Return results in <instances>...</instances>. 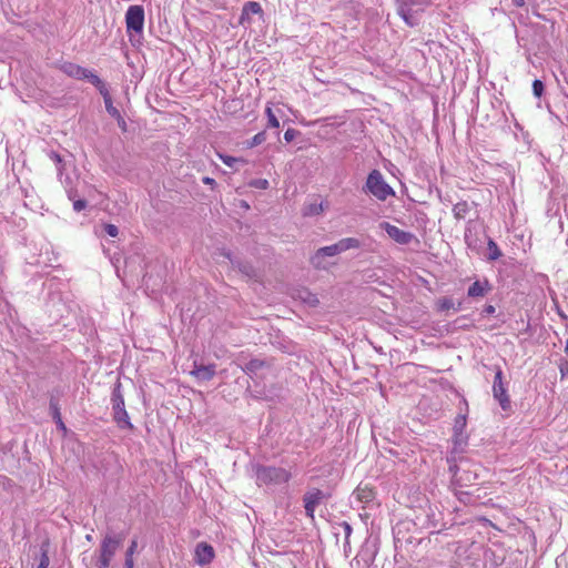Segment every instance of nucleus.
I'll return each instance as SVG.
<instances>
[{
    "label": "nucleus",
    "instance_id": "nucleus-52",
    "mask_svg": "<svg viewBox=\"0 0 568 568\" xmlns=\"http://www.w3.org/2000/svg\"><path fill=\"white\" fill-rule=\"evenodd\" d=\"M565 351L568 352V338H567V342H566Z\"/></svg>",
    "mask_w": 568,
    "mask_h": 568
},
{
    "label": "nucleus",
    "instance_id": "nucleus-15",
    "mask_svg": "<svg viewBox=\"0 0 568 568\" xmlns=\"http://www.w3.org/2000/svg\"><path fill=\"white\" fill-rule=\"evenodd\" d=\"M490 288H491V287H490V285H489V283H488V281H487V280H485V281H483V282H481V281H476V282H474V283L469 286V288H468V291H467V295H468L469 297H474V298H475V297H483V296H485V295H486V293H487L488 291H490Z\"/></svg>",
    "mask_w": 568,
    "mask_h": 568
},
{
    "label": "nucleus",
    "instance_id": "nucleus-42",
    "mask_svg": "<svg viewBox=\"0 0 568 568\" xmlns=\"http://www.w3.org/2000/svg\"><path fill=\"white\" fill-rule=\"evenodd\" d=\"M495 311H496V308H495V306H493V305H487V306L485 307V310H484V312H485L486 314H494V313H495Z\"/></svg>",
    "mask_w": 568,
    "mask_h": 568
},
{
    "label": "nucleus",
    "instance_id": "nucleus-13",
    "mask_svg": "<svg viewBox=\"0 0 568 568\" xmlns=\"http://www.w3.org/2000/svg\"><path fill=\"white\" fill-rule=\"evenodd\" d=\"M262 7L258 2L255 1H248L243 6L242 13L240 17V23L245 24L246 22L250 23V14H258L262 13Z\"/></svg>",
    "mask_w": 568,
    "mask_h": 568
},
{
    "label": "nucleus",
    "instance_id": "nucleus-2",
    "mask_svg": "<svg viewBox=\"0 0 568 568\" xmlns=\"http://www.w3.org/2000/svg\"><path fill=\"white\" fill-rule=\"evenodd\" d=\"M253 469L258 486L280 485L291 479L290 471L281 467L255 465Z\"/></svg>",
    "mask_w": 568,
    "mask_h": 568
},
{
    "label": "nucleus",
    "instance_id": "nucleus-35",
    "mask_svg": "<svg viewBox=\"0 0 568 568\" xmlns=\"http://www.w3.org/2000/svg\"><path fill=\"white\" fill-rule=\"evenodd\" d=\"M95 88L99 90L100 94L103 97V100L111 99L109 89L104 81L101 80L100 84H97Z\"/></svg>",
    "mask_w": 568,
    "mask_h": 568
},
{
    "label": "nucleus",
    "instance_id": "nucleus-31",
    "mask_svg": "<svg viewBox=\"0 0 568 568\" xmlns=\"http://www.w3.org/2000/svg\"><path fill=\"white\" fill-rule=\"evenodd\" d=\"M49 158L54 162L57 163L58 165V173L59 174H62L63 172V165H62V158L59 153L54 152V151H51L49 153Z\"/></svg>",
    "mask_w": 568,
    "mask_h": 568
},
{
    "label": "nucleus",
    "instance_id": "nucleus-49",
    "mask_svg": "<svg viewBox=\"0 0 568 568\" xmlns=\"http://www.w3.org/2000/svg\"><path fill=\"white\" fill-rule=\"evenodd\" d=\"M560 372H561V375L564 377L566 375V373H568V368L564 369V367H560Z\"/></svg>",
    "mask_w": 568,
    "mask_h": 568
},
{
    "label": "nucleus",
    "instance_id": "nucleus-10",
    "mask_svg": "<svg viewBox=\"0 0 568 568\" xmlns=\"http://www.w3.org/2000/svg\"><path fill=\"white\" fill-rule=\"evenodd\" d=\"M324 491L313 488L304 495V508L308 517L314 518L315 508L326 498Z\"/></svg>",
    "mask_w": 568,
    "mask_h": 568
},
{
    "label": "nucleus",
    "instance_id": "nucleus-33",
    "mask_svg": "<svg viewBox=\"0 0 568 568\" xmlns=\"http://www.w3.org/2000/svg\"><path fill=\"white\" fill-rule=\"evenodd\" d=\"M104 104H105V110H106V112H108L112 118H114V116H119V112H120V111H119L115 106H113L112 99H106V100L104 101Z\"/></svg>",
    "mask_w": 568,
    "mask_h": 568
},
{
    "label": "nucleus",
    "instance_id": "nucleus-14",
    "mask_svg": "<svg viewBox=\"0 0 568 568\" xmlns=\"http://www.w3.org/2000/svg\"><path fill=\"white\" fill-rule=\"evenodd\" d=\"M200 381H211L215 375V365H194V369L191 372Z\"/></svg>",
    "mask_w": 568,
    "mask_h": 568
},
{
    "label": "nucleus",
    "instance_id": "nucleus-5",
    "mask_svg": "<svg viewBox=\"0 0 568 568\" xmlns=\"http://www.w3.org/2000/svg\"><path fill=\"white\" fill-rule=\"evenodd\" d=\"M111 403L113 420L116 423L119 428L132 430L134 426L130 422V417L125 409L124 398L121 392L120 383H118L112 390Z\"/></svg>",
    "mask_w": 568,
    "mask_h": 568
},
{
    "label": "nucleus",
    "instance_id": "nucleus-36",
    "mask_svg": "<svg viewBox=\"0 0 568 568\" xmlns=\"http://www.w3.org/2000/svg\"><path fill=\"white\" fill-rule=\"evenodd\" d=\"M300 134V132L295 129H292V128H288L285 133H284V140L290 143L292 142L297 135Z\"/></svg>",
    "mask_w": 568,
    "mask_h": 568
},
{
    "label": "nucleus",
    "instance_id": "nucleus-51",
    "mask_svg": "<svg viewBox=\"0 0 568 568\" xmlns=\"http://www.w3.org/2000/svg\"><path fill=\"white\" fill-rule=\"evenodd\" d=\"M560 372H561V375L564 377L566 375V373H568V368L564 369V367H560Z\"/></svg>",
    "mask_w": 568,
    "mask_h": 568
},
{
    "label": "nucleus",
    "instance_id": "nucleus-38",
    "mask_svg": "<svg viewBox=\"0 0 568 568\" xmlns=\"http://www.w3.org/2000/svg\"><path fill=\"white\" fill-rule=\"evenodd\" d=\"M104 231L111 237H116L119 234V229L114 224H104Z\"/></svg>",
    "mask_w": 568,
    "mask_h": 568
},
{
    "label": "nucleus",
    "instance_id": "nucleus-8",
    "mask_svg": "<svg viewBox=\"0 0 568 568\" xmlns=\"http://www.w3.org/2000/svg\"><path fill=\"white\" fill-rule=\"evenodd\" d=\"M379 226L387 233V235L392 240H394L398 244L407 245L413 241H415L416 243L419 242L418 239L413 233L400 230L399 227L388 222H382Z\"/></svg>",
    "mask_w": 568,
    "mask_h": 568
},
{
    "label": "nucleus",
    "instance_id": "nucleus-22",
    "mask_svg": "<svg viewBox=\"0 0 568 568\" xmlns=\"http://www.w3.org/2000/svg\"><path fill=\"white\" fill-rule=\"evenodd\" d=\"M462 307V302H458L457 305H455L454 301L449 297H442L437 301V308L438 311H449L455 310L458 311Z\"/></svg>",
    "mask_w": 568,
    "mask_h": 568
},
{
    "label": "nucleus",
    "instance_id": "nucleus-11",
    "mask_svg": "<svg viewBox=\"0 0 568 568\" xmlns=\"http://www.w3.org/2000/svg\"><path fill=\"white\" fill-rule=\"evenodd\" d=\"M214 558V549L206 542H200L195 548V561L199 565H207Z\"/></svg>",
    "mask_w": 568,
    "mask_h": 568
},
{
    "label": "nucleus",
    "instance_id": "nucleus-50",
    "mask_svg": "<svg viewBox=\"0 0 568 568\" xmlns=\"http://www.w3.org/2000/svg\"><path fill=\"white\" fill-rule=\"evenodd\" d=\"M560 372H561V375L564 377L566 375V373H568V368L564 369V367H560Z\"/></svg>",
    "mask_w": 568,
    "mask_h": 568
},
{
    "label": "nucleus",
    "instance_id": "nucleus-19",
    "mask_svg": "<svg viewBox=\"0 0 568 568\" xmlns=\"http://www.w3.org/2000/svg\"><path fill=\"white\" fill-rule=\"evenodd\" d=\"M49 548H50V541L49 539H45L41 542L40 546V559L37 568H48L50 565V558H49Z\"/></svg>",
    "mask_w": 568,
    "mask_h": 568
},
{
    "label": "nucleus",
    "instance_id": "nucleus-17",
    "mask_svg": "<svg viewBox=\"0 0 568 568\" xmlns=\"http://www.w3.org/2000/svg\"><path fill=\"white\" fill-rule=\"evenodd\" d=\"M225 256L231 261L234 267H236L243 275L247 277H254L256 275L254 267L248 263L240 260H232L230 254Z\"/></svg>",
    "mask_w": 568,
    "mask_h": 568
},
{
    "label": "nucleus",
    "instance_id": "nucleus-3",
    "mask_svg": "<svg viewBox=\"0 0 568 568\" xmlns=\"http://www.w3.org/2000/svg\"><path fill=\"white\" fill-rule=\"evenodd\" d=\"M126 31L133 45L141 43L144 27V9L142 6H130L125 13Z\"/></svg>",
    "mask_w": 568,
    "mask_h": 568
},
{
    "label": "nucleus",
    "instance_id": "nucleus-46",
    "mask_svg": "<svg viewBox=\"0 0 568 568\" xmlns=\"http://www.w3.org/2000/svg\"><path fill=\"white\" fill-rule=\"evenodd\" d=\"M143 278H144L145 283L148 284V283H149V281H151V280H152V275H151L149 272H145V274H144Z\"/></svg>",
    "mask_w": 568,
    "mask_h": 568
},
{
    "label": "nucleus",
    "instance_id": "nucleus-16",
    "mask_svg": "<svg viewBox=\"0 0 568 568\" xmlns=\"http://www.w3.org/2000/svg\"><path fill=\"white\" fill-rule=\"evenodd\" d=\"M294 297L311 307H315L320 303L316 294L312 293L307 288L297 290Z\"/></svg>",
    "mask_w": 568,
    "mask_h": 568
},
{
    "label": "nucleus",
    "instance_id": "nucleus-41",
    "mask_svg": "<svg viewBox=\"0 0 568 568\" xmlns=\"http://www.w3.org/2000/svg\"><path fill=\"white\" fill-rule=\"evenodd\" d=\"M465 424H466V418H465V416H458V417H457V419H456V427H457L458 425H460V427H464V426H465Z\"/></svg>",
    "mask_w": 568,
    "mask_h": 568
},
{
    "label": "nucleus",
    "instance_id": "nucleus-47",
    "mask_svg": "<svg viewBox=\"0 0 568 568\" xmlns=\"http://www.w3.org/2000/svg\"><path fill=\"white\" fill-rule=\"evenodd\" d=\"M68 196H69V199H70L71 201L75 200V199H74V196H75V191L70 190V191L68 192Z\"/></svg>",
    "mask_w": 568,
    "mask_h": 568
},
{
    "label": "nucleus",
    "instance_id": "nucleus-45",
    "mask_svg": "<svg viewBox=\"0 0 568 568\" xmlns=\"http://www.w3.org/2000/svg\"><path fill=\"white\" fill-rule=\"evenodd\" d=\"M203 182H204L205 184H213V183H215V181H214L213 179L207 178V176L203 178Z\"/></svg>",
    "mask_w": 568,
    "mask_h": 568
},
{
    "label": "nucleus",
    "instance_id": "nucleus-29",
    "mask_svg": "<svg viewBox=\"0 0 568 568\" xmlns=\"http://www.w3.org/2000/svg\"><path fill=\"white\" fill-rule=\"evenodd\" d=\"M266 115H267V126L268 128H278L280 122L276 118V115L273 113L271 108H266Z\"/></svg>",
    "mask_w": 568,
    "mask_h": 568
},
{
    "label": "nucleus",
    "instance_id": "nucleus-6",
    "mask_svg": "<svg viewBox=\"0 0 568 568\" xmlns=\"http://www.w3.org/2000/svg\"><path fill=\"white\" fill-rule=\"evenodd\" d=\"M367 191L381 201L394 195V190L384 181L383 174L378 170H373L366 180Z\"/></svg>",
    "mask_w": 568,
    "mask_h": 568
},
{
    "label": "nucleus",
    "instance_id": "nucleus-20",
    "mask_svg": "<svg viewBox=\"0 0 568 568\" xmlns=\"http://www.w3.org/2000/svg\"><path fill=\"white\" fill-rule=\"evenodd\" d=\"M339 252L343 253L351 248H359L362 246V242L355 237H345L337 242Z\"/></svg>",
    "mask_w": 568,
    "mask_h": 568
},
{
    "label": "nucleus",
    "instance_id": "nucleus-34",
    "mask_svg": "<svg viewBox=\"0 0 568 568\" xmlns=\"http://www.w3.org/2000/svg\"><path fill=\"white\" fill-rule=\"evenodd\" d=\"M532 92L535 97L540 98L544 93V83L540 80H535L532 82Z\"/></svg>",
    "mask_w": 568,
    "mask_h": 568
},
{
    "label": "nucleus",
    "instance_id": "nucleus-23",
    "mask_svg": "<svg viewBox=\"0 0 568 568\" xmlns=\"http://www.w3.org/2000/svg\"><path fill=\"white\" fill-rule=\"evenodd\" d=\"M470 206L466 201L458 202L453 207V214L455 219L462 220L465 219L467 213L469 212Z\"/></svg>",
    "mask_w": 568,
    "mask_h": 568
},
{
    "label": "nucleus",
    "instance_id": "nucleus-24",
    "mask_svg": "<svg viewBox=\"0 0 568 568\" xmlns=\"http://www.w3.org/2000/svg\"><path fill=\"white\" fill-rule=\"evenodd\" d=\"M136 547H138V541L132 540L131 545L129 546V548L126 549V552H125V562H124L125 568H133L134 561H133L132 557H133L134 551L136 550Z\"/></svg>",
    "mask_w": 568,
    "mask_h": 568
},
{
    "label": "nucleus",
    "instance_id": "nucleus-18",
    "mask_svg": "<svg viewBox=\"0 0 568 568\" xmlns=\"http://www.w3.org/2000/svg\"><path fill=\"white\" fill-rule=\"evenodd\" d=\"M61 70L69 77L81 80V77H85L84 68L72 62H65L62 64Z\"/></svg>",
    "mask_w": 568,
    "mask_h": 568
},
{
    "label": "nucleus",
    "instance_id": "nucleus-32",
    "mask_svg": "<svg viewBox=\"0 0 568 568\" xmlns=\"http://www.w3.org/2000/svg\"><path fill=\"white\" fill-rule=\"evenodd\" d=\"M265 140H266V132H265V131L258 132L257 134H255V135L252 138V141L250 142V145H251V146L260 145V144H262Z\"/></svg>",
    "mask_w": 568,
    "mask_h": 568
},
{
    "label": "nucleus",
    "instance_id": "nucleus-25",
    "mask_svg": "<svg viewBox=\"0 0 568 568\" xmlns=\"http://www.w3.org/2000/svg\"><path fill=\"white\" fill-rule=\"evenodd\" d=\"M50 409L52 412V417L53 419L57 422L58 426L62 429V430H65V426L62 422V418H61V414H60V408L58 406V403L54 402V400H51L50 402Z\"/></svg>",
    "mask_w": 568,
    "mask_h": 568
},
{
    "label": "nucleus",
    "instance_id": "nucleus-12",
    "mask_svg": "<svg viewBox=\"0 0 568 568\" xmlns=\"http://www.w3.org/2000/svg\"><path fill=\"white\" fill-rule=\"evenodd\" d=\"M270 366H271V363L265 361V359L253 358V359L248 361L246 364H244L242 366V369H243V372H245L251 377H254V376H258V373L263 368H266V367H270Z\"/></svg>",
    "mask_w": 568,
    "mask_h": 568
},
{
    "label": "nucleus",
    "instance_id": "nucleus-43",
    "mask_svg": "<svg viewBox=\"0 0 568 568\" xmlns=\"http://www.w3.org/2000/svg\"><path fill=\"white\" fill-rule=\"evenodd\" d=\"M118 125L120 126V129L125 132L126 131V122L125 120H121L120 122H118Z\"/></svg>",
    "mask_w": 568,
    "mask_h": 568
},
{
    "label": "nucleus",
    "instance_id": "nucleus-4",
    "mask_svg": "<svg viewBox=\"0 0 568 568\" xmlns=\"http://www.w3.org/2000/svg\"><path fill=\"white\" fill-rule=\"evenodd\" d=\"M123 538L122 536L105 535L101 541L95 559L98 568H109L111 560L115 552L121 548Z\"/></svg>",
    "mask_w": 568,
    "mask_h": 568
},
{
    "label": "nucleus",
    "instance_id": "nucleus-1",
    "mask_svg": "<svg viewBox=\"0 0 568 568\" xmlns=\"http://www.w3.org/2000/svg\"><path fill=\"white\" fill-rule=\"evenodd\" d=\"M398 16L408 27L419 24V16L430 7L433 0H395Z\"/></svg>",
    "mask_w": 568,
    "mask_h": 568
},
{
    "label": "nucleus",
    "instance_id": "nucleus-53",
    "mask_svg": "<svg viewBox=\"0 0 568 568\" xmlns=\"http://www.w3.org/2000/svg\"><path fill=\"white\" fill-rule=\"evenodd\" d=\"M85 538H87V540H91L92 539L91 535H87Z\"/></svg>",
    "mask_w": 568,
    "mask_h": 568
},
{
    "label": "nucleus",
    "instance_id": "nucleus-37",
    "mask_svg": "<svg viewBox=\"0 0 568 568\" xmlns=\"http://www.w3.org/2000/svg\"><path fill=\"white\" fill-rule=\"evenodd\" d=\"M251 186H254L256 189H262V190H265L268 187V181L265 180V179H256V180H253L251 183H250Z\"/></svg>",
    "mask_w": 568,
    "mask_h": 568
},
{
    "label": "nucleus",
    "instance_id": "nucleus-7",
    "mask_svg": "<svg viewBox=\"0 0 568 568\" xmlns=\"http://www.w3.org/2000/svg\"><path fill=\"white\" fill-rule=\"evenodd\" d=\"M494 398L499 403L504 410L511 408V402L507 394V388L503 382V371L500 367L496 369L494 384H493Z\"/></svg>",
    "mask_w": 568,
    "mask_h": 568
},
{
    "label": "nucleus",
    "instance_id": "nucleus-27",
    "mask_svg": "<svg viewBox=\"0 0 568 568\" xmlns=\"http://www.w3.org/2000/svg\"><path fill=\"white\" fill-rule=\"evenodd\" d=\"M220 159L223 161L225 165L232 169H236L237 163H244L245 161L240 158H234L231 155H220Z\"/></svg>",
    "mask_w": 568,
    "mask_h": 568
},
{
    "label": "nucleus",
    "instance_id": "nucleus-21",
    "mask_svg": "<svg viewBox=\"0 0 568 568\" xmlns=\"http://www.w3.org/2000/svg\"><path fill=\"white\" fill-rule=\"evenodd\" d=\"M324 211L323 202H312L307 203L303 206V215L305 216H313L318 215Z\"/></svg>",
    "mask_w": 568,
    "mask_h": 568
},
{
    "label": "nucleus",
    "instance_id": "nucleus-9",
    "mask_svg": "<svg viewBox=\"0 0 568 568\" xmlns=\"http://www.w3.org/2000/svg\"><path fill=\"white\" fill-rule=\"evenodd\" d=\"M341 254L337 243L318 248L315 254L311 257V263L315 268H326L325 257L335 256Z\"/></svg>",
    "mask_w": 568,
    "mask_h": 568
},
{
    "label": "nucleus",
    "instance_id": "nucleus-40",
    "mask_svg": "<svg viewBox=\"0 0 568 568\" xmlns=\"http://www.w3.org/2000/svg\"><path fill=\"white\" fill-rule=\"evenodd\" d=\"M342 527L344 529V532H345V538L348 539L351 534H352V526L347 523V521H343L342 523Z\"/></svg>",
    "mask_w": 568,
    "mask_h": 568
},
{
    "label": "nucleus",
    "instance_id": "nucleus-26",
    "mask_svg": "<svg viewBox=\"0 0 568 568\" xmlns=\"http://www.w3.org/2000/svg\"><path fill=\"white\" fill-rule=\"evenodd\" d=\"M488 251H489L488 260H490V261H495L501 256V252H500L498 245L491 239H489V241H488Z\"/></svg>",
    "mask_w": 568,
    "mask_h": 568
},
{
    "label": "nucleus",
    "instance_id": "nucleus-39",
    "mask_svg": "<svg viewBox=\"0 0 568 568\" xmlns=\"http://www.w3.org/2000/svg\"><path fill=\"white\" fill-rule=\"evenodd\" d=\"M87 207V201L83 199L73 200V210L75 212H81Z\"/></svg>",
    "mask_w": 568,
    "mask_h": 568
},
{
    "label": "nucleus",
    "instance_id": "nucleus-28",
    "mask_svg": "<svg viewBox=\"0 0 568 568\" xmlns=\"http://www.w3.org/2000/svg\"><path fill=\"white\" fill-rule=\"evenodd\" d=\"M84 74L85 77H81V80H88L94 87L101 83V79L91 70L84 68Z\"/></svg>",
    "mask_w": 568,
    "mask_h": 568
},
{
    "label": "nucleus",
    "instance_id": "nucleus-44",
    "mask_svg": "<svg viewBox=\"0 0 568 568\" xmlns=\"http://www.w3.org/2000/svg\"><path fill=\"white\" fill-rule=\"evenodd\" d=\"M513 3L520 8L525 6V0H513Z\"/></svg>",
    "mask_w": 568,
    "mask_h": 568
},
{
    "label": "nucleus",
    "instance_id": "nucleus-48",
    "mask_svg": "<svg viewBox=\"0 0 568 568\" xmlns=\"http://www.w3.org/2000/svg\"><path fill=\"white\" fill-rule=\"evenodd\" d=\"M114 119L116 120V122H120L121 120H123V116L121 115V113L119 112V116H114Z\"/></svg>",
    "mask_w": 568,
    "mask_h": 568
},
{
    "label": "nucleus",
    "instance_id": "nucleus-30",
    "mask_svg": "<svg viewBox=\"0 0 568 568\" xmlns=\"http://www.w3.org/2000/svg\"><path fill=\"white\" fill-rule=\"evenodd\" d=\"M357 497L361 501H369L373 499V490L372 489H357Z\"/></svg>",
    "mask_w": 568,
    "mask_h": 568
}]
</instances>
